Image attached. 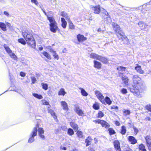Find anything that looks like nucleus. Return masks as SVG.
I'll return each instance as SVG.
<instances>
[{"label": "nucleus", "mask_w": 151, "mask_h": 151, "mask_svg": "<svg viewBox=\"0 0 151 151\" xmlns=\"http://www.w3.org/2000/svg\"><path fill=\"white\" fill-rule=\"evenodd\" d=\"M6 24L8 27H10L11 26V24L10 23H9L7 22L6 23Z\"/></svg>", "instance_id": "338daca9"}, {"label": "nucleus", "mask_w": 151, "mask_h": 151, "mask_svg": "<svg viewBox=\"0 0 151 151\" xmlns=\"http://www.w3.org/2000/svg\"><path fill=\"white\" fill-rule=\"evenodd\" d=\"M94 122L96 123L101 124L102 127H104L106 128H108L109 127V124L103 120L97 119L95 120Z\"/></svg>", "instance_id": "0eeeda50"}, {"label": "nucleus", "mask_w": 151, "mask_h": 151, "mask_svg": "<svg viewBox=\"0 0 151 151\" xmlns=\"http://www.w3.org/2000/svg\"><path fill=\"white\" fill-rule=\"evenodd\" d=\"M123 112L124 115L126 116L130 114V111L128 110H125L123 111Z\"/></svg>", "instance_id": "8fccbe9b"}, {"label": "nucleus", "mask_w": 151, "mask_h": 151, "mask_svg": "<svg viewBox=\"0 0 151 151\" xmlns=\"http://www.w3.org/2000/svg\"><path fill=\"white\" fill-rule=\"evenodd\" d=\"M32 82V83L33 84L36 81V78L34 77H32L31 78Z\"/></svg>", "instance_id": "603ef678"}, {"label": "nucleus", "mask_w": 151, "mask_h": 151, "mask_svg": "<svg viewBox=\"0 0 151 151\" xmlns=\"http://www.w3.org/2000/svg\"><path fill=\"white\" fill-rule=\"evenodd\" d=\"M42 11L43 12H44V13L45 14V15H46L47 17V16H48L47 15V14L46 13V12H45V10L44 9H42Z\"/></svg>", "instance_id": "0e129e2a"}, {"label": "nucleus", "mask_w": 151, "mask_h": 151, "mask_svg": "<svg viewBox=\"0 0 151 151\" xmlns=\"http://www.w3.org/2000/svg\"><path fill=\"white\" fill-rule=\"evenodd\" d=\"M52 55L54 57V58L55 59H56L57 60H58L59 59V57L58 55L57 54V53L55 52H54V53H52Z\"/></svg>", "instance_id": "a18cd8bd"}, {"label": "nucleus", "mask_w": 151, "mask_h": 151, "mask_svg": "<svg viewBox=\"0 0 151 151\" xmlns=\"http://www.w3.org/2000/svg\"><path fill=\"white\" fill-rule=\"evenodd\" d=\"M108 22H107V23H110L111 21V19L110 18V17H108Z\"/></svg>", "instance_id": "69168bd1"}, {"label": "nucleus", "mask_w": 151, "mask_h": 151, "mask_svg": "<svg viewBox=\"0 0 151 151\" xmlns=\"http://www.w3.org/2000/svg\"><path fill=\"white\" fill-rule=\"evenodd\" d=\"M69 24V28L70 29H75V26L73 24L72 22L70 19L68 21Z\"/></svg>", "instance_id": "4c0bfd02"}, {"label": "nucleus", "mask_w": 151, "mask_h": 151, "mask_svg": "<svg viewBox=\"0 0 151 151\" xmlns=\"http://www.w3.org/2000/svg\"><path fill=\"white\" fill-rule=\"evenodd\" d=\"M31 1L32 3L35 4V5H38V2L37 0H31Z\"/></svg>", "instance_id": "3c124183"}, {"label": "nucleus", "mask_w": 151, "mask_h": 151, "mask_svg": "<svg viewBox=\"0 0 151 151\" xmlns=\"http://www.w3.org/2000/svg\"><path fill=\"white\" fill-rule=\"evenodd\" d=\"M79 89L81 90V94L83 96H86L88 95V93L83 88H80Z\"/></svg>", "instance_id": "2f4dec72"}, {"label": "nucleus", "mask_w": 151, "mask_h": 151, "mask_svg": "<svg viewBox=\"0 0 151 151\" xmlns=\"http://www.w3.org/2000/svg\"><path fill=\"white\" fill-rule=\"evenodd\" d=\"M51 114L54 119H56V116L55 115V113L54 111H52L51 112Z\"/></svg>", "instance_id": "864d4df0"}, {"label": "nucleus", "mask_w": 151, "mask_h": 151, "mask_svg": "<svg viewBox=\"0 0 151 151\" xmlns=\"http://www.w3.org/2000/svg\"><path fill=\"white\" fill-rule=\"evenodd\" d=\"M89 56L91 58L100 61L104 64H107L108 63V59L106 58L96 54L91 53L89 54Z\"/></svg>", "instance_id": "7ed1b4c3"}, {"label": "nucleus", "mask_w": 151, "mask_h": 151, "mask_svg": "<svg viewBox=\"0 0 151 151\" xmlns=\"http://www.w3.org/2000/svg\"><path fill=\"white\" fill-rule=\"evenodd\" d=\"M60 148L61 150H66V148L63 146H61L60 147Z\"/></svg>", "instance_id": "052dcab7"}, {"label": "nucleus", "mask_w": 151, "mask_h": 151, "mask_svg": "<svg viewBox=\"0 0 151 151\" xmlns=\"http://www.w3.org/2000/svg\"><path fill=\"white\" fill-rule=\"evenodd\" d=\"M74 110L76 113L79 116H83L84 114V111L80 109L78 106H75Z\"/></svg>", "instance_id": "1a4fd4ad"}, {"label": "nucleus", "mask_w": 151, "mask_h": 151, "mask_svg": "<svg viewBox=\"0 0 151 151\" xmlns=\"http://www.w3.org/2000/svg\"><path fill=\"white\" fill-rule=\"evenodd\" d=\"M95 93L97 98L101 102L102 104H104V97L102 94L99 91H96Z\"/></svg>", "instance_id": "39448f33"}, {"label": "nucleus", "mask_w": 151, "mask_h": 151, "mask_svg": "<svg viewBox=\"0 0 151 151\" xmlns=\"http://www.w3.org/2000/svg\"><path fill=\"white\" fill-rule=\"evenodd\" d=\"M93 12L96 14H99L100 12V7L99 5L93 6L91 8Z\"/></svg>", "instance_id": "9b49d317"}, {"label": "nucleus", "mask_w": 151, "mask_h": 151, "mask_svg": "<svg viewBox=\"0 0 151 151\" xmlns=\"http://www.w3.org/2000/svg\"><path fill=\"white\" fill-rule=\"evenodd\" d=\"M36 125H37V131L38 132V135L40 137L43 139H45V136L43 134L44 133V130L43 128L39 127V125L37 124Z\"/></svg>", "instance_id": "20e7f679"}, {"label": "nucleus", "mask_w": 151, "mask_h": 151, "mask_svg": "<svg viewBox=\"0 0 151 151\" xmlns=\"http://www.w3.org/2000/svg\"><path fill=\"white\" fill-rule=\"evenodd\" d=\"M127 151H132V150L130 148H128L127 150Z\"/></svg>", "instance_id": "774afa93"}, {"label": "nucleus", "mask_w": 151, "mask_h": 151, "mask_svg": "<svg viewBox=\"0 0 151 151\" xmlns=\"http://www.w3.org/2000/svg\"><path fill=\"white\" fill-rule=\"evenodd\" d=\"M129 141L132 144H134L137 142V140L132 136H129L128 137Z\"/></svg>", "instance_id": "aec40b11"}, {"label": "nucleus", "mask_w": 151, "mask_h": 151, "mask_svg": "<svg viewBox=\"0 0 151 151\" xmlns=\"http://www.w3.org/2000/svg\"><path fill=\"white\" fill-rule=\"evenodd\" d=\"M70 124L71 127L74 129L76 131L78 129V127L77 124L73 122H70Z\"/></svg>", "instance_id": "5701e85b"}, {"label": "nucleus", "mask_w": 151, "mask_h": 151, "mask_svg": "<svg viewBox=\"0 0 151 151\" xmlns=\"http://www.w3.org/2000/svg\"><path fill=\"white\" fill-rule=\"evenodd\" d=\"M147 145L149 149L151 150V137L150 136H147L145 138Z\"/></svg>", "instance_id": "f8f14e48"}, {"label": "nucleus", "mask_w": 151, "mask_h": 151, "mask_svg": "<svg viewBox=\"0 0 151 151\" xmlns=\"http://www.w3.org/2000/svg\"><path fill=\"white\" fill-rule=\"evenodd\" d=\"M0 28L4 31L6 30V24L4 23L0 22Z\"/></svg>", "instance_id": "a878e982"}, {"label": "nucleus", "mask_w": 151, "mask_h": 151, "mask_svg": "<svg viewBox=\"0 0 151 151\" xmlns=\"http://www.w3.org/2000/svg\"><path fill=\"white\" fill-rule=\"evenodd\" d=\"M123 83L126 86L128 84L129 79L128 77L126 75H122L120 76Z\"/></svg>", "instance_id": "4468645a"}, {"label": "nucleus", "mask_w": 151, "mask_h": 151, "mask_svg": "<svg viewBox=\"0 0 151 151\" xmlns=\"http://www.w3.org/2000/svg\"><path fill=\"white\" fill-rule=\"evenodd\" d=\"M114 145L116 151H121L120 143L118 140L114 141Z\"/></svg>", "instance_id": "ddd939ff"}, {"label": "nucleus", "mask_w": 151, "mask_h": 151, "mask_svg": "<svg viewBox=\"0 0 151 151\" xmlns=\"http://www.w3.org/2000/svg\"><path fill=\"white\" fill-rule=\"evenodd\" d=\"M30 137L29 139L28 142L30 143H31L34 141L35 139L34 137H32V136H30Z\"/></svg>", "instance_id": "de8ad7c7"}, {"label": "nucleus", "mask_w": 151, "mask_h": 151, "mask_svg": "<svg viewBox=\"0 0 151 151\" xmlns=\"http://www.w3.org/2000/svg\"><path fill=\"white\" fill-rule=\"evenodd\" d=\"M93 63L94 68L98 69L101 68V63L96 60H94Z\"/></svg>", "instance_id": "6ab92c4d"}, {"label": "nucleus", "mask_w": 151, "mask_h": 151, "mask_svg": "<svg viewBox=\"0 0 151 151\" xmlns=\"http://www.w3.org/2000/svg\"><path fill=\"white\" fill-rule=\"evenodd\" d=\"M133 129H134V133H135L136 134H137L138 131V129L135 127H133Z\"/></svg>", "instance_id": "6e6d98bb"}, {"label": "nucleus", "mask_w": 151, "mask_h": 151, "mask_svg": "<svg viewBox=\"0 0 151 151\" xmlns=\"http://www.w3.org/2000/svg\"><path fill=\"white\" fill-rule=\"evenodd\" d=\"M132 80V87L130 88V91L134 95L138 97H141L140 91L138 88V86L141 82V78L137 75H134L133 76Z\"/></svg>", "instance_id": "f03ea898"}, {"label": "nucleus", "mask_w": 151, "mask_h": 151, "mask_svg": "<svg viewBox=\"0 0 151 151\" xmlns=\"http://www.w3.org/2000/svg\"><path fill=\"white\" fill-rule=\"evenodd\" d=\"M108 130L110 134L111 135L114 134L115 133V132L114 131L112 128H109Z\"/></svg>", "instance_id": "c03bdc74"}, {"label": "nucleus", "mask_w": 151, "mask_h": 151, "mask_svg": "<svg viewBox=\"0 0 151 151\" xmlns=\"http://www.w3.org/2000/svg\"><path fill=\"white\" fill-rule=\"evenodd\" d=\"M60 14L62 17H65L67 21L70 19L69 17L65 12H62Z\"/></svg>", "instance_id": "bb28decb"}, {"label": "nucleus", "mask_w": 151, "mask_h": 151, "mask_svg": "<svg viewBox=\"0 0 151 151\" xmlns=\"http://www.w3.org/2000/svg\"><path fill=\"white\" fill-rule=\"evenodd\" d=\"M4 14L7 17H8L9 16V14L8 12L6 11H4Z\"/></svg>", "instance_id": "bf43d9fd"}, {"label": "nucleus", "mask_w": 151, "mask_h": 151, "mask_svg": "<svg viewBox=\"0 0 151 151\" xmlns=\"http://www.w3.org/2000/svg\"><path fill=\"white\" fill-rule=\"evenodd\" d=\"M49 51L50 52H52V53H54V52H56L53 49L51 48L50 49Z\"/></svg>", "instance_id": "680f3d73"}, {"label": "nucleus", "mask_w": 151, "mask_h": 151, "mask_svg": "<svg viewBox=\"0 0 151 151\" xmlns=\"http://www.w3.org/2000/svg\"><path fill=\"white\" fill-rule=\"evenodd\" d=\"M67 133L69 135H72L74 134L73 130L71 128H69L68 129Z\"/></svg>", "instance_id": "a19ab883"}, {"label": "nucleus", "mask_w": 151, "mask_h": 151, "mask_svg": "<svg viewBox=\"0 0 151 151\" xmlns=\"http://www.w3.org/2000/svg\"><path fill=\"white\" fill-rule=\"evenodd\" d=\"M120 91L123 94H126L127 93V89L124 88H122Z\"/></svg>", "instance_id": "49530a36"}, {"label": "nucleus", "mask_w": 151, "mask_h": 151, "mask_svg": "<svg viewBox=\"0 0 151 151\" xmlns=\"http://www.w3.org/2000/svg\"><path fill=\"white\" fill-rule=\"evenodd\" d=\"M92 140L90 137H88L87 139L85 140V142L86 143V146H88L90 144V142Z\"/></svg>", "instance_id": "f704fd0d"}, {"label": "nucleus", "mask_w": 151, "mask_h": 151, "mask_svg": "<svg viewBox=\"0 0 151 151\" xmlns=\"http://www.w3.org/2000/svg\"><path fill=\"white\" fill-rule=\"evenodd\" d=\"M9 55L11 58L14 59V60H17V56L14 53L12 52V51L9 53Z\"/></svg>", "instance_id": "473e14b6"}, {"label": "nucleus", "mask_w": 151, "mask_h": 151, "mask_svg": "<svg viewBox=\"0 0 151 151\" xmlns=\"http://www.w3.org/2000/svg\"><path fill=\"white\" fill-rule=\"evenodd\" d=\"M112 25L114 30L116 33L121 30V28L120 26L116 23L112 22Z\"/></svg>", "instance_id": "2eb2a0df"}, {"label": "nucleus", "mask_w": 151, "mask_h": 151, "mask_svg": "<svg viewBox=\"0 0 151 151\" xmlns=\"http://www.w3.org/2000/svg\"><path fill=\"white\" fill-rule=\"evenodd\" d=\"M22 35L26 41L22 38L19 39L18 42L23 45H26V42L30 47L35 48L36 47V43L33 37L32 31L29 29H27L23 31Z\"/></svg>", "instance_id": "f257e3e1"}, {"label": "nucleus", "mask_w": 151, "mask_h": 151, "mask_svg": "<svg viewBox=\"0 0 151 151\" xmlns=\"http://www.w3.org/2000/svg\"><path fill=\"white\" fill-rule=\"evenodd\" d=\"M37 125H36L33 128L30 134V136L35 137L37 135Z\"/></svg>", "instance_id": "a211bd4d"}, {"label": "nucleus", "mask_w": 151, "mask_h": 151, "mask_svg": "<svg viewBox=\"0 0 151 151\" xmlns=\"http://www.w3.org/2000/svg\"><path fill=\"white\" fill-rule=\"evenodd\" d=\"M117 69L120 72L119 73V75L120 76L123 75V73L122 72H125L127 70V69L125 67L122 66H119V67L117 68Z\"/></svg>", "instance_id": "f3484780"}, {"label": "nucleus", "mask_w": 151, "mask_h": 151, "mask_svg": "<svg viewBox=\"0 0 151 151\" xmlns=\"http://www.w3.org/2000/svg\"><path fill=\"white\" fill-rule=\"evenodd\" d=\"M43 55L45 56L47 59L49 60H51V55L50 54L46 52H42Z\"/></svg>", "instance_id": "7c9ffc66"}, {"label": "nucleus", "mask_w": 151, "mask_h": 151, "mask_svg": "<svg viewBox=\"0 0 151 151\" xmlns=\"http://www.w3.org/2000/svg\"><path fill=\"white\" fill-rule=\"evenodd\" d=\"M60 104L63 109L65 111H67L68 110V107L67 104L65 101H61Z\"/></svg>", "instance_id": "dca6fc26"}, {"label": "nucleus", "mask_w": 151, "mask_h": 151, "mask_svg": "<svg viewBox=\"0 0 151 151\" xmlns=\"http://www.w3.org/2000/svg\"><path fill=\"white\" fill-rule=\"evenodd\" d=\"M116 35L117 37L121 40H122L126 38V36L125 35L124 33L121 30L116 33Z\"/></svg>", "instance_id": "6e6552de"}, {"label": "nucleus", "mask_w": 151, "mask_h": 151, "mask_svg": "<svg viewBox=\"0 0 151 151\" xmlns=\"http://www.w3.org/2000/svg\"><path fill=\"white\" fill-rule=\"evenodd\" d=\"M32 95L35 98H37L39 99H42L43 98L42 96L41 95L38 94L37 93H33Z\"/></svg>", "instance_id": "72a5a7b5"}, {"label": "nucleus", "mask_w": 151, "mask_h": 151, "mask_svg": "<svg viewBox=\"0 0 151 151\" xmlns=\"http://www.w3.org/2000/svg\"><path fill=\"white\" fill-rule=\"evenodd\" d=\"M104 99V104H105V103L109 105H110L111 104L112 101L110 99L108 96H106L105 98Z\"/></svg>", "instance_id": "393cba45"}, {"label": "nucleus", "mask_w": 151, "mask_h": 151, "mask_svg": "<svg viewBox=\"0 0 151 151\" xmlns=\"http://www.w3.org/2000/svg\"><path fill=\"white\" fill-rule=\"evenodd\" d=\"M138 24L142 30L145 31H148L150 27V26L147 24L142 22H139L138 23Z\"/></svg>", "instance_id": "423d86ee"}, {"label": "nucleus", "mask_w": 151, "mask_h": 151, "mask_svg": "<svg viewBox=\"0 0 151 151\" xmlns=\"http://www.w3.org/2000/svg\"><path fill=\"white\" fill-rule=\"evenodd\" d=\"M41 85L42 86L43 89L45 90H47L48 89V84L47 83H42Z\"/></svg>", "instance_id": "ea45409f"}, {"label": "nucleus", "mask_w": 151, "mask_h": 151, "mask_svg": "<svg viewBox=\"0 0 151 151\" xmlns=\"http://www.w3.org/2000/svg\"><path fill=\"white\" fill-rule=\"evenodd\" d=\"M111 109H118V108L116 106L113 105V106H111Z\"/></svg>", "instance_id": "4d7b16f0"}, {"label": "nucleus", "mask_w": 151, "mask_h": 151, "mask_svg": "<svg viewBox=\"0 0 151 151\" xmlns=\"http://www.w3.org/2000/svg\"><path fill=\"white\" fill-rule=\"evenodd\" d=\"M61 22H62V26L64 28H66L67 25V22L65 19L63 18H61Z\"/></svg>", "instance_id": "c756f323"}, {"label": "nucleus", "mask_w": 151, "mask_h": 151, "mask_svg": "<svg viewBox=\"0 0 151 151\" xmlns=\"http://www.w3.org/2000/svg\"><path fill=\"white\" fill-rule=\"evenodd\" d=\"M42 104L43 105H48V108L50 107V105L49 104V103L45 100H42Z\"/></svg>", "instance_id": "37998d69"}, {"label": "nucleus", "mask_w": 151, "mask_h": 151, "mask_svg": "<svg viewBox=\"0 0 151 151\" xmlns=\"http://www.w3.org/2000/svg\"><path fill=\"white\" fill-rule=\"evenodd\" d=\"M66 93V92L65 91L64 89L62 88L60 89L58 93V95L59 96H64Z\"/></svg>", "instance_id": "b1692460"}, {"label": "nucleus", "mask_w": 151, "mask_h": 151, "mask_svg": "<svg viewBox=\"0 0 151 151\" xmlns=\"http://www.w3.org/2000/svg\"><path fill=\"white\" fill-rule=\"evenodd\" d=\"M104 115V113L101 111H99L97 117L98 118H101Z\"/></svg>", "instance_id": "09e8293b"}, {"label": "nucleus", "mask_w": 151, "mask_h": 151, "mask_svg": "<svg viewBox=\"0 0 151 151\" xmlns=\"http://www.w3.org/2000/svg\"><path fill=\"white\" fill-rule=\"evenodd\" d=\"M76 134L78 137L80 138H83L84 136L82 132L78 130L76 133Z\"/></svg>", "instance_id": "c85d7f7f"}, {"label": "nucleus", "mask_w": 151, "mask_h": 151, "mask_svg": "<svg viewBox=\"0 0 151 151\" xmlns=\"http://www.w3.org/2000/svg\"><path fill=\"white\" fill-rule=\"evenodd\" d=\"M47 18L50 22V24H52L56 23L55 21L54 18L53 17L47 16Z\"/></svg>", "instance_id": "cd10ccee"}, {"label": "nucleus", "mask_w": 151, "mask_h": 151, "mask_svg": "<svg viewBox=\"0 0 151 151\" xmlns=\"http://www.w3.org/2000/svg\"><path fill=\"white\" fill-rule=\"evenodd\" d=\"M4 46L6 51L8 54L12 51L9 47L6 45H4Z\"/></svg>", "instance_id": "e433bc0d"}, {"label": "nucleus", "mask_w": 151, "mask_h": 151, "mask_svg": "<svg viewBox=\"0 0 151 151\" xmlns=\"http://www.w3.org/2000/svg\"><path fill=\"white\" fill-rule=\"evenodd\" d=\"M77 38L79 42H83L84 40H86L87 38L85 37L82 35L79 34L77 36Z\"/></svg>", "instance_id": "412c9836"}, {"label": "nucleus", "mask_w": 151, "mask_h": 151, "mask_svg": "<svg viewBox=\"0 0 151 151\" xmlns=\"http://www.w3.org/2000/svg\"><path fill=\"white\" fill-rule=\"evenodd\" d=\"M20 75L22 77H24L26 76V73L23 72H21L20 73Z\"/></svg>", "instance_id": "5fc2aeb1"}, {"label": "nucleus", "mask_w": 151, "mask_h": 151, "mask_svg": "<svg viewBox=\"0 0 151 151\" xmlns=\"http://www.w3.org/2000/svg\"><path fill=\"white\" fill-rule=\"evenodd\" d=\"M139 149L141 151H147L145 148V147L144 145L141 144L139 145Z\"/></svg>", "instance_id": "c9c22d12"}, {"label": "nucleus", "mask_w": 151, "mask_h": 151, "mask_svg": "<svg viewBox=\"0 0 151 151\" xmlns=\"http://www.w3.org/2000/svg\"><path fill=\"white\" fill-rule=\"evenodd\" d=\"M147 108L149 111L151 112V106H147Z\"/></svg>", "instance_id": "13d9d810"}, {"label": "nucleus", "mask_w": 151, "mask_h": 151, "mask_svg": "<svg viewBox=\"0 0 151 151\" xmlns=\"http://www.w3.org/2000/svg\"><path fill=\"white\" fill-rule=\"evenodd\" d=\"M126 132V129L125 127L123 126L122 127V129L121 131V133L122 134H124Z\"/></svg>", "instance_id": "79ce46f5"}, {"label": "nucleus", "mask_w": 151, "mask_h": 151, "mask_svg": "<svg viewBox=\"0 0 151 151\" xmlns=\"http://www.w3.org/2000/svg\"><path fill=\"white\" fill-rule=\"evenodd\" d=\"M115 124L116 125H117L118 126H119L120 125L119 122L117 121H116L115 122Z\"/></svg>", "instance_id": "e2e57ef3"}, {"label": "nucleus", "mask_w": 151, "mask_h": 151, "mask_svg": "<svg viewBox=\"0 0 151 151\" xmlns=\"http://www.w3.org/2000/svg\"><path fill=\"white\" fill-rule=\"evenodd\" d=\"M49 25L50 31L53 32L55 33L58 28L57 23L52 24H50Z\"/></svg>", "instance_id": "9d476101"}, {"label": "nucleus", "mask_w": 151, "mask_h": 151, "mask_svg": "<svg viewBox=\"0 0 151 151\" xmlns=\"http://www.w3.org/2000/svg\"><path fill=\"white\" fill-rule=\"evenodd\" d=\"M135 69L137 72L139 73L143 74L144 73V71L142 69L141 66L138 64L137 65V66L135 68Z\"/></svg>", "instance_id": "4be33fe9"}, {"label": "nucleus", "mask_w": 151, "mask_h": 151, "mask_svg": "<svg viewBox=\"0 0 151 151\" xmlns=\"http://www.w3.org/2000/svg\"><path fill=\"white\" fill-rule=\"evenodd\" d=\"M93 108L96 110H98L99 109V106L98 103L95 102L93 106Z\"/></svg>", "instance_id": "58836bf2"}]
</instances>
